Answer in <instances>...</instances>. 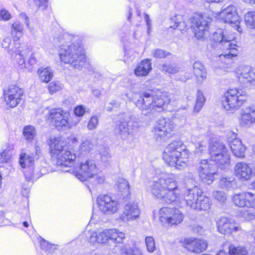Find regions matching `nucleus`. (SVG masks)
<instances>
[{"label":"nucleus","mask_w":255,"mask_h":255,"mask_svg":"<svg viewBox=\"0 0 255 255\" xmlns=\"http://www.w3.org/2000/svg\"><path fill=\"white\" fill-rule=\"evenodd\" d=\"M150 190L155 198L167 203L178 201L181 198L177 182L171 174H162L151 182Z\"/></svg>","instance_id":"nucleus-1"},{"label":"nucleus","mask_w":255,"mask_h":255,"mask_svg":"<svg viewBox=\"0 0 255 255\" xmlns=\"http://www.w3.org/2000/svg\"><path fill=\"white\" fill-rule=\"evenodd\" d=\"M180 141H174L169 144L164 149L163 159L169 165L181 170L187 166L188 153L182 148Z\"/></svg>","instance_id":"nucleus-2"},{"label":"nucleus","mask_w":255,"mask_h":255,"mask_svg":"<svg viewBox=\"0 0 255 255\" xmlns=\"http://www.w3.org/2000/svg\"><path fill=\"white\" fill-rule=\"evenodd\" d=\"M171 98L167 92L160 90L145 92L136 102V105L141 111L158 108L164 110L170 103Z\"/></svg>","instance_id":"nucleus-3"},{"label":"nucleus","mask_w":255,"mask_h":255,"mask_svg":"<svg viewBox=\"0 0 255 255\" xmlns=\"http://www.w3.org/2000/svg\"><path fill=\"white\" fill-rule=\"evenodd\" d=\"M60 58L66 64H69L77 69L85 65V55L81 47L78 44L67 42L61 46Z\"/></svg>","instance_id":"nucleus-4"},{"label":"nucleus","mask_w":255,"mask_h":255,"mask_svg":"<svg viewBox=\"0 0 255 255\" xmlns=\"http://www.w3.org/2000/svg\"><path fill=\"white\" fill-rule=\"evenodd\" d=\"M234 39L233 36L227 37L221 29H218L213 33V40L218 43V47L223 52L219 55L221 59L223 57L230 59L237 56L238 53L237 45L232 42Z\"/></svg>","instance_id":"nucleus-5"},{"label":"nucleus","mask_w":255,"mask_h":255,"mask_svg":"<svg viewBox=\"0 0 255 255\" xmlns=\"http://www.w3.org/2000/svg\"><path fill=\"white\" fill-rule=\"evenodd\" d=\"M248 96L245 92L238 89H230L225 94L222 104L225 110L234 113L247 101Z\"/></svg>","instance_id":"nucleus-6"},{"label":"nucleus","mask_w":255,"mask_h":255,"mask_svg":"<svg viewBox=\"0 0 255 255\" xmlns=\"http://www.w3.org/2000/svg\"><path fill=\"white\" fill-rule=\"evenodd\" d=\"M190 22L195 36L197 39H202L208 35L209 24L211 22L210 18L197 13L191 18Z\"/></svg>","instance_id":"nucleus-7"},{"label":"nucleus","mask_w":255,"mask_h":255,"mask_svg":"<svg viewBox=\"0 0 255 255\" xmlns=\"http://www.w3.org/2000/svg\"><path fill=\"white\" fill-rule=\"evenodd\" d=\"M175 129V125L172 120L169 118H161L154 128V136L157 141L164 140L169 137Z\"/></svg>","instance_id":"nucleus-8"},{"label":"nucleus","mask_w":255,"mask_h":255,"mask_svg":"<svg viewBox=\"0 0 255 255\" xmlns=\"http://www.w3.org/2000/svg\"><path fill=\"white\" fill-rule=\"evenodd\" d=\"M97 170L95 161L92 159H88L82 161L73 172L76 177L80 180L84 181L94 177Z\"/></svg>","instance_id":"nucleus-9"},{"label":"nucleus","mask_w":255,"mask_h":255,"mask_svg":"<svg viewBox=\"0 0 255 255\" xmlns=\"http://www.w3.org/2000/svg\"><path fill=\"white\" fill-rule=\"evenodd\" d=\"M159 220L164 225H177L183 219L182 213L178 209L163 207L159 212Z\"/></svg>","instance_id":"nucleus-10"},{"label":"nucleus","mask_w":255,"mask_h":255,"mask_svg":"<svg viewBox=\"0 0 255 255\" xmlns=\"http://www.w3.org/2000/svg\"><path fill=\"white\" fill-rule=\"evenodd\" d=\"M99 210L104 214L113 215L120 208L118 201L108 195H100L97 199Z\"/></svg>","instance_id":"nucleus-11"},{"label":"nucleus","mask_w":255,"mask_h":255,"mask_svg":"<svg viewBox=\"0 0 255 255\" xmlns=\"http://www.w3.org/2000/svg\"><path fill=\"white\" fill-rule=\"evenodd\" d=\"M218 18L224 22L228 23L236 28L239 33L243 32V28L240 24V17L237 12V9L233 5H230L222 10L219 14Z\"/></svg>","instance_id":"nucleus-12"},{"label":"nucleus","mask_w":255,"mask_h":255,"mask_svg":"<svg viewBox=\"0 0 255 255\" xmlns=\"http://www.w3.org/2000/svg\"><path fill=\"white\" fill-rule=\"evenodd\" d=\"M23 94L22 89L16 85H10L3 91L4 101L7 107H15L20 102Z\"/></svg>","instance_id":"nucleus-13"},{"label":"nucleus","mask_w":255,"mask_h":255,"mask_svg":"<svg viewBox=\"0 0 255 255\" xmlns=\"http://www.w3.org/2000/svg\"><path fill=\"white\" fill-rule=\"evenodd\" d=\"M234 174L241 181H247L255 176V167L252 164L239 162L234 166Z\"/></svg>","instance_id":"nucleus-14"},{"label":"nucleus","mask_w":255,"mask_h":255,"mask_svg":"<svg viewBox=\"0 0 255 255\" xmlns=\"http://www.w3.org/2000/svg\"><path fill=\"white\" fill-rule=\"evenodd\" d=\"M198 171L200 179L203 183L211 184L214 180L216 173L215 166L206 159H202L198 167Z\"/></svg>","instance_id":"nucleus-15"},{"label":"nucleus","mask_w":255,"mask_h":255,"mask_svg":"<svg viewBox=\"0 0 255 255\" xmlns=\"http://www.w3.org/2000/svg\"><path fill=\"white\" fill-rule=\"evenodd\" d=\"M216 225L219 233L224 235L231 234L240 231L241 229L233 220L222 217L216 221Z\"/></svg>","instance_id":"nucleus-16"},{"label":"nucleus","mask_w":255,"mask_h":255,"mask_svg":"<svg viewBox=\"0 0 255 255\" xmlns=\"http://www.w3.org/2000/svg\"><path fill=\"white\" fill-rule=\"evenodd\" d=\"M140 214V211L137 203L129 202L124 206L120 219L123 222L128 223L138 219Z\"/></svg>","instance_id":"nucleus-17"},{"label":"nucleus","mask_w":255,"mask_h":255,"mask_svg":"<svg viewBox=\"0 0 255 255\" xmlns=\"http://www.w3.org/2000/svg\"><path fill=\"white\" fill-rule=\"evenodd\" d=\"M239 79L242 80L247 86H255V70L248 65L240 66L236 71Z\"/></svg>","instance_id":"nucleus-18"},{"label":"nucleus","mask_w":255,"mask_h":255,"mask_svg":"<svg viewBox=\"0 0 255 255\" xmlns=\"http://www.w3.org/2000/svg\"><path fill=\"white\" fill-rule=\"evenodd\" d=\"M68 117L69 114L64 112L61 109L51 110L49 113L51 122L59 130H65Z\"/></svg>","instance_id":"nucleus-19"},{"label":"nucleus","mask_w":255,"mask_h":255,"mask_svg":"<svg viewBox=\"0 0 255 255\" xmlns=\"http://www.w3.org/2000/svg\"><path fill=\"white\" fill-rule=\"evenodd\" d=\"M228 136L229 144L233 154L239 158L244 157L246 147L242 144L241 140L237 138V133L230 131Z\"/></svg>","instance_id":"nucleus-20"},{"label":"nucleus","mask_w":255,"mask_h":255,"mask_svg":"<svg viewBox=\"0 0 255 255\" xmlns=\"http://www.w3.org/2000/svg\"><path fill=\"white\" fill-rule=\"evenodd\" d=\"M87 240L90 243L105 244L109 240L108 229L101 230L89 231L85 234Z\"/></svg>","instance_id":"nucleus-21"},{"label":"nucleus","mask_w":255,"mask_h":255,"mask_svg":"<svg viewBox=\"0 0 255 255\" xmlns=\"http://www.w3.org/2000/svg\"><path fill=\"white\" fill-rule=\"evenodd\" d=\"M255 122V108L248 107L241 111L240 124L243 127L249 128Z\"/></svg>","instance_id":"nucleus-22"},{"label":"nucleus","mask_w":255,"mask_h":255,"mask_svg":"<svg viewBox=\"0 0 255 255\" xmlns=\"http://www.w3.org/2000/svg\"><path fill=\"white\" fill-rule=\"evenodd\" d=\"M185 248L188 250L199 253L204 251L207 247V243L204 240L197 239H188L185 241Z\"/></svg>","instance_id":"nucleus-23"},{"label":"nucleus","mask_w":255,"mask_h":255,"mask_svg":"<svg viewBox=\"0 0 255 255\" xmlns=\"http://www.w3.org/2000/svg\"><path fill=\"white\" fill-rule=\"evenodd\" d=\"M201 193L197 186H194L192 188L189 187L183 195V199L186 205L193 209L196 206L197 196L200 195Z\"/></svg>","instance_id":"nucleus-24"},{"label":"nucleus","mask_w":255,"mask_h":255,"mask_svg":"<svg viewBox=\"0 0 255 255\" xmlns=\"http://www.w3.org/2000/svg\"><path fill=\"white\" fill-rule=\"evenodd\" d=\"M57 158V165L60 166L70 167L73 164L76 157L75 153H72L68 149L55 157Z\"/></svg>","instance_id":"nucleus-25"},{"label":"nucleus","mask_w":255,"mask_h":255,"mask_svg":"<svg viewBox=\"0 0 255 255\" xmlns=\"http://www.w3.org/2000/svg\"><path fill=\"white\" fill-rule=\"evenodd\" d=\"M50 146L51 148V153L52 156L54 157L60 153H62L67 150L65 142L59 137H54L50 139Z\"/></svg>","instance_id":"nucleus-26"},{"label":"nucleus","mask_w":255,"mask_h":255,"mask_svg":"<svg viewBox=\"0 0 255 255\" xmlns=\"http://www.w3.org/2000/svg\"><path fill=\"white\" fill-rule=\"evenodd\" d=\"M227 151H228V149L222 142H214L211 143L209 146V154L211 160L216 159L218 155H220Z\"/></svg>","instance_id":"nucleus-27"},{"label":"nucleus","mask_w":255,"mask_h":255,"mask_svg":"<svg viewBox=\"0 0 255 255\" xmlns=\"http://www.w3.org/2000/svg\"><path fill=\"white\" fill-rule=\"evenodd\" d=\"M191 141L195 146L196 153L202 154L206 152L208 143L203 136L193 135L191 137Z\"/></svg>","instance_id":"nucleus-28"},{"label":"nucleus","mask_w":255,"mask_h":255,"mask_svg":"<svg viewBox=\"0 0 255 255\" xmlns=\"http://www.w3.org/2000/svg\"><path fill=\"white\" fill-rule=\"evenodd\" d=\"M212 203L210 199L202 193L197 196V201L195 203L196 206L193 209L199 211H208L210 209Z\"/></svg>","instance_id":"nucleus-29"},{"label":"nucleus","mask_w":255,"mask_h":255,"mask_svg":"<svg viewBox=\"0 0 255 255\" xmlns=\"http://www.w3.org/2000/svg\"><path fill=\"white\" fill-rule=\"evenodd\" d=\"M212 161H214L218 167L222 169L228 168L231 163L230 156L228 151L218 155V157H216V159H213Z\"/></svg>","instance_id":"nucleus-30"},{"label":"nucleus","mask_w":255,"mask_h":255,"mask_svg":"<svg viewBox=\"0 0 255 255\" xmlns=\"http://www.w3.org/2000/svg\"><path fill=\"white\" fill-rule=\"evenodd\" d=\"M128 127V124L127 122L118 124L115 129L117 136L123 140L128 139L129 134Z\"/></svg>","instance_id":"nucleus-31"},{"label":"nucleus","mask_w":255,"mask_h":255,"mask_svg":"<svg viewBox=\"0 0 255 255\" xmlns=\"http://www.w3.org/2000/svg\"><path fill=\"white\" fill-rule=\"evenodd\" d=\"M151 69L150 61L148 59L144 60L139 63L134 70V74L137 76L147 75Z\"/></svg>","instance_id":"nucleus-32"},{"label":"nucleus","mask_w":255,"mask_h":255,"mask_svg":"<svg viewBox=\"0 0 255 255\" xmlns=\"http://www.w3.org/2000/svg\"><path fill=\"white\" fill-rule=\"evenodd\" d=\"M36 159H37V157L34 156L33 153L28 154L21 152L20 154L19 162L20 166L24 168L31 166Z\"/></svg>","instance_id":"nucleus-33"},{"label":"nucleus","mask_w":255,"mask_h":255,"mask_svg":"<svg viewBox=\"0 0 255 255\" xmlns=\"http://www.w3.org/2000/svg\"><path fill=\"white\" fill-rule=\"evenodd\" d=\"M39 80L43 83H48L51 81L53 72L50 67L40 68L37 71Z\"/></svg>","instance_id":"nucleus-34"},{"label":"nucleus","mask_w":255,"mask_h":255,"mask_svg":"<svg viewBox=\"0 0 255 255\" xmlns=\"http://www.w3.org/2000/svg\"><path fill=\"white\" fill-rule=\"evenodd\" d=\"M193 73L199 81H203L206 77V72L204 65L199 61L194 63Z\"/></svg>","instance_id":"nucleus-35"},{"label":"nucleus","mask_w":255,"mask_h":255,"mask_svg":"<svg viewBox=\"0 0 255 255\" xmlns=\"http://www.w3.org/2000/svg\"><path fill=\"white\" fill-rule=\"evenodd\" d=\"M94 145L91 139L83 140L79 147L78 156L84 155L89 153L93 148Z\"/></svg>","instance_id":"nucleus-36"},{"label":"nucleus","mask_w":255,"mask_h":255,"mask_svg":"<svg viewBox=\"0 0 255 255\" xmlns=\"http://www.w3.org/2000/svg\"><path fill=\"white\" fill-rule=\"evenodd\" d=\"M108 235L109 240L115 244L122 243L125 238V233L116 229H108Z\"/></svg>","instance_id":"nucleus-37"},{"label":"nucleus","mask_w":255,"mask_h":255,"mask_svg":"<svg viewBox=\"0 0 255 255\" xmlns=\"http://www.w3.org/2000/svg\"><path fill=\"white\" fill-rule=\"evenodd\" d=\"M14 44L15 47V51H13V50L10 49L8 50V53L10 54H12L14 52L16 53V59L17 60V62L20 68L22 69L25 67V61L24 58V56L22 54L21 51L19 49L20 44L18 43H16Z\"/></svg>","instance_id":"nucleus-38"},{"label":"nucleus","mask_w":255,"mask_h":255,"mask_svg":"<svg viewBox=\"0 0 255 255\" xmlns=\"http://www.w3.org/2000/svg\"><path fill=\"white\" fill-rule=\"evenodd\" d=\"M23 26L18 21L14 22L12 25L11 35L13 41L19 39L22 35Z\"/></svg>","instance_id":"nucleus-39"},{"label":"nucleus","mask_w":255,"mask_h":255,"mask_svg":"<svg viewBox=\"0 0 255 255\" xmlns=\"http://www.w3.org/2000/svg\"><path fill=\"white\" fill-rule=\"evenodd\" d=\"M247 192H243L235 194L232 198L233 201L236 206L245 207Z\"/></svg>","instance_id":"nucleus-40"},{"label":"nucleus","mask_w":255,"mask_h":255,"mask_svg":"<svg viewBox=\"0 0 255 255\" xmlns=\"http://www.w3.org/2000/svg\"><path fill=\"white\" fill-rule=\"evenodd\" d=\"M121 255H143L140 249L137 247L124 246L121 248Z\"/></svg>","instance_id":"nucleus-41"},{"label":"nucleus","mask_w":255,"mask_h":255,"mask_svg":"<svg viewBox=\"0 0 255 255\" xmlns=\"http://www.w3.org/2000/svg\"><path fill=\"white\" fill-rule=\"evenodd\" d=\"M235 184V180L233 177H222L220 181V186L223 188L230 189Z\"/></svg>","instance_id":"nucleus-42"},{"label":"nucleus","mask_w":255,"mask_h":255,"mask_svg":"<svg viewBox=\"0 0 255 255\" xmlns=\"http://www.w3.org/2000/svg\"><path fill=\"white\" fill-rule=\"evenodd\" d=\"M245 19L247 27L255 29V11H250L245 15Z\"/></svg>","instance_id":"nucleus-43"},{"label":"nucleus","mask_w":255,"mask_h":255,"mask_svg":"<svg viewBox=\"0 0 255 255\" xmlns=\"http://www.w3.org/2000/svg\"><path fill=\"white\" fill-rule=\"evenodd\" d=\"M205 101V99L202 92L199 90L197 92V99L194 107V112H199L202 109Z\"/></svg>","instance_id":"nucleus-44"},{"label":"nucleus","mask_w":255,"mask_h":255,"mask_svg":"<svg viewBox=\"0 0 255 255\" xmlns=\"http://www.w3.org/2000/svg\"><path fill=\"white\" fill-rule=\"evenodd\" d=\"M23 133L26 139L32 140L36 135L34 127L32 126H26L23 129Z\"/></svg>","instance_id":"nucleus-45"},{"label":"nucleus","mask_w":255,"mask_h":255,"mask_svg":"<svg viewBox=\"0 0 255 255\" xmlns=\"http://www.w3.org/2000/svg\"><path fill=\"white\" fill-rule=\"evenodd\" d=\"M182 19V16L181 15L176 16L175 17V19L174 20L175 22L174 25L170 26V28H172L173 29L177 28L181 31L184 30L186 27V24L184 20H181Z\"/></svg>","instance_id":"nucleus-46"},{"label":"nucleus","mask_w":255,"mask_h":255,"mask_svg":"<svg viewBox=\"0 0 255 255\" xmlns=\"http://www.w3.org/2000/svg\"><path fill=\"white\" fill-rule=\"evenodd\" d=\"M117 185L119 189L125 193L129 192V185L128 181L125 179L120 178L118 180Z\"/></svg>","instance_id":"nucleus-47"},{"label":"nucleus","mask_w":255,"mask_h":255,"mask_svg":"<svg viewBox=\"0 0 255 255\" xmlns=\"http://www.w3.org/2000/svg\"><path fill=\"white\" fill-rule=\"evenodd\" d=\"M63 88L62 84L59 81L51 82L48 86V89L51 94H53L59 91Z\"/></svg>","instance_id":"nucleus-48"},{"label":"nucleus","mask_w":255,"mask_h":255,"mask_svg":"<svg viewBox=\"0 0 255 255\" xmlns=\"http://www.w3.org/2000/svg\"><path fill=\"white\" fill-rule=\"evenodd\" d=\"M246 207L255 209V194L247 192Z\"/></svg>","instance_id":"nucleus-49"},{"label":"nucleus","mask_w":255,"mask_h":255,"mask_svg":"<svg viewBox=\"0 0 255 255\" xmlns=\"http://www.w3.org/2000/svg\"><path fill=\"white\" fill-rule=\"evenodd\" d=\"M162 67L163 71L169 74H175L180 71V68L174 64H163Z\"/></svg>","instance_id":"nucleus-50"},{"label":"nucleus","mask_w":255,"mask_h":255,"mask_svg":"<svg viewBox=\"0 0 255 255\" xmlns=\"http://www.w3.org/2000/svg\"><path fill=\"white\" fill-rule=\"evenodd\" d=\"M145 242L148 252H153L155 250V241L153 238L150 236L146 237Z\"/></svg>","instance_id":"nucleus-51"},{"label":"nucleus","mask_w":255,"mask_h":255,"mask_svg":"<svg viewBox=\"0 0 255 255\" xmlns=\"http://www.w3.org/2000/svg\"><path fill=\"white\" fill-rule=\"evenodd\" d=\"M99 125V119L96 116H92L89 121L87 128L89 130H94L98 127Z\"/></svg>","instance_id":"nucleus-52"},{"label":"nucleus","mask_w":255,"mask_h":255,"mask_svg":"<svg viewBox=\"0 0 255 255\" xmlns=\"http://www.w3.org/2000/svg\"><path fill=\"white\" fill-rule=\"evenodd\" d=\"M81 119L77 116L72 117L70 120L67 119V124H66L65 130L72 128L76 127L80 122Z\"/></svg>","instance_id":"nucleus-53"},{"label":"nucleus","mask_w":255,"mask_h":255,"mask_svg":"<svg viewBox=\"0 0 255 255\" xmlns=\"http://www.w3.org/2000/svg\"><path fill=\"white\" fill-rule=\"evenodd\" d=\"M230 253L231 255H248V253L245 248L243 247H234L230 249Z\"/></svg>","instance_id":"nucleus-54"},{"label":"nucleus","mask_w":255,"mask_h":255,"mask_svg":"<svg viewBox=\"0 0 255 255\" xmlns=\"http://www.w3.org/2000/svg\"><path fill=\"white\" fill-rule=\"evenodd\" d=\"M152 54L156 58H164L170 55V53L161 49H156L152 51Z\"/></svg>","instance_id":"nucleus-55"},{"label":"nucleus","mask_w":255,"mask_h":255,"mask_svg":"<svg viewBox=\"0 0 255 255\" xmlns=\"http://www.w3.org/2000/svg\"><path fill=\"white\" fill-rule=\"evenodd\" d=\"M213 195L216 200L221 203H224L227 199V196L223 191H215Z\"/></svg>","instance_id":"nucleus-56"},{"label":"nucleus","mask_w":255,"mask_h":255,"mask_svg":"<svg viewBox=\"0 0 255 255\" xmlns=\"http://www.w3.org/2000/svg\"><path fill=\"white\" fill-rule=\"evenodd\" d=\"M184 181L185 182V184L187 185V186H189V184L190 183L191 184V185L193 186V187H194V186L196 185V182L194 179L193 175L190 173H187L184 177Z\"/></svg>","instance_id":"nucleus-57"},{"label":"nucleus","mask_w":255,"mask_h":255,"mask_svg":"<svg viewBox=\"0 0 255 255\" xmlns=\"http://www.w3.org/2000/svg\"><path fill=\"white\" fill-rule=\"evenodd\" d=\"M10 158L11 154L9 153V150L5 149L3 152L0 153V162L1 163L8 162Z\"/></svg>","instance_id":"nucleus-58"},{"label":"nucleus","mask_w":255,"mask_h":255,"mask_svg":"<svg viewBox=\"0 0 255 255\" xmlns=\"http://www.w3.org/2000/svg\"><path fill=\"white\" fill-rule=\"evenodd\" d=\"M48 0H33L35 5L38 9L44 10L47 6Z\"/></svg>","instance_id":"nucleus-59"},{"label":"nucleus","mask_w":255,"mask_h":255,"mask_svg":"<svg viewBox=\"0 0 255 255\" xmlns=\"http://www.w3.org/2000/svg\"><path fill=\"white\" fill-rule=\"evenodd\" d=\"M11 18V14L4 8L0 9V20L7 21Z\"/></svg>","instance_id":"nucleus-60"},{"label":"nucleus","mask_w":255,"mask_h":255,"mask_svg":"<svg viewBox=\"0 0 255 255\" xmlns=\"http://www.w3.org/2000/svg\"><path fill=\"white\" fill-rule=\"evenodd\" d=\"M242 217L246 220H251L255 218V212L250 210H246L242 213Z\"/></svg>","instance_id":"nucleus-61"},{"label":"nucleus","mask_w":255,"mask_h":255,"mask_svg":"<svg viewBox=\"0 0 255 255\" xmlns=\"http://www.w3.org/2000/svg\"><path fill=\"white\" fill-rule=\"evenodd\" d=\"M100 156L101 161L104 163L108 162L111 158V155L107 150H104L100 152Z\"/></svg>","instance_id":"nucleus-62"},{"label":"nucleus","mask_w":255,"mask_h":255,"mask_svg":"<svg viewBox=\"0 0 255 255\" xmlns=\"http://www.w3.org/2000/svg\"><path fill=\"white\" fill-rule=\"evenodd\" d=\"M85 112V108L82 105L77 106L74 109L75 115L78 117H83Z\"/></svg>","instance_id":"nucleus-63"},{"label":"nucleus","mask_w":255,"mask_h":255,"mask_svg":"<svg viewBox=\"0 0 255 255\" xmlns=\"http://www.w3.org/2000/svg\"><path fill=\"white\" fill-rule=\"evenodd\" d=\"M40 244L41 246V248L45 251H48L49 250L47 249V247H52V245L49 244L48 242H47L46 241L44 240V239H41L40 242Z\"/></svg>","instance_id":"nucleus-64"}]
</instances>
